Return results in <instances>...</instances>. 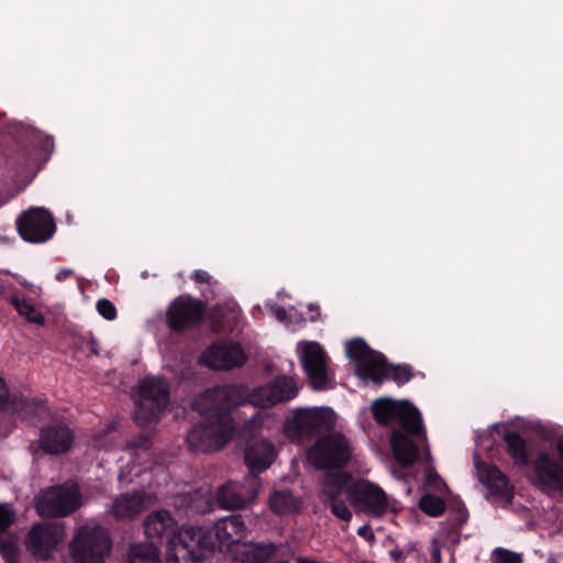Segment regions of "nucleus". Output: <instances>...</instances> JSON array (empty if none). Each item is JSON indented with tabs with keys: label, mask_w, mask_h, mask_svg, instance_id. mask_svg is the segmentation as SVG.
I'll list each match as a JSON object with an SVG mask.
<instances>
[{
	"label": "nucleus",
	"mask_w": 563,
	"mask_h": 563,
	"mask_svg": "<svg viewBox=\"0 0 563 563\" xmlns=\"http://www.w3.org/2000/svg\"><path fill=\"white\" fill-rule=\"evenodd\" d=\"M299 391L297 380L289 376H278L251 393L239 385L216 386L207 389L195 401L194 408L203 417L187 435L191 450L209 452L224 446L233 437L234 424L230 411L243 404L269 408L294 399Z\"/></svg>",
	"instance_id": "obj_1"
},
{
	"label": "nucleus",
	"mask_w": 563,
	"mask_h": 563,
	"mask_svg": "<svg viewBox=\"0 0 563 563\" xmlns=\"http://www.w3.org/2000/svg\"><path fill=\"white\" fill-rule=\"evenodd\" d=\"M144 531L148 538L167 542V563H199L216 547L203 528H180L166 509L150 512L144 520Z\"/></svg>",
	"instance_id": "obj_2"
},
{
	"label": "nucleus",
	"mask_w": 563,
	"mask_h": 563,
	"mask_svg": "<svg viewBox=\"0 0 563 563\" xmlns=\"http://www.w3.org/2000/svg\"><path fill=\"white\" fill-rule=\"evenodd\" d=\"M345 353L355 363L356 374L362 379L382 383L390 377L398 384H404L410 379V373L407 367H390L387 365L385 357L372 350L362 339L357 338L347 341Z\"/></svg>",
	"instance_id": "obj_3"
},
{
	"label": "nucleus",
	"mask_w": 563,
	"mask_h": 563,
	"mask_svg": "<svg viewBox=\"0 0 563 563\" xmlns=\"http://www.w3.org/2000/svg\"><path fill=\"white\" fill-rule=\"evenodd\" d=\"M169 402L168 384L158 377H146L139 383L134 421L140 427L156 422Z\"/></svg>",
	"instance_id": "obj_4"
},
{
	"label": "nucleus",
	"mask_w": 563,
	"mask_h": 563,
	"mask_svg": "<svg viewBox=\"0 0 563 563\" xmlns=\"http://www.w3.org/2000/svg\"><path fill=\"white\" fill-rule=\"evenodd\" d=\"M111 548L108 531L92 521L79 527L70 542L75 563H104Z\"/></svg>",
	"instance_id": "obj_5"
},
{
	"label": "nucleus",
	"mask_w": 563,
	"mask_h": 563,
	"mask_svg": "<svg viewBox=\"0 0 563 563\" xmlns=\"http://www.w3.org/2000/svg\"><path fill=\"white\" fill-rule=\"evenodd\" d=\"M354 457L353 442L341 432L320 437L307 451L308 461L320 470L343 467Z\"/></svg>",
	"instance_id": "obj_6"
},
{
	"label": "nucleus",
	"mask_w": 563,
	"mask_h": 563,
	"mask_svg": "<svg viewBox=\"0 0 563 563\" xmlns=\"http://www.w3.org/2000/svg\"><path fill=\"white\" fill-rule=\"evenodd\" d=\"M375 420L384 426L398 424L401 430L412 437L426 439L420 412L408 401H395L389 398H382L372 405Z\"/></svg>",
	"instance_id": "obj_7"
},
{
	"label": "nucleus",
	"mask_w": 563,
	"mask_h": 563,
	"mask_svg": "<svg viewBox=\"0 0 563 563\" xmlns=\"http://www.w3.org/2000/svg\"><path fill=\"white\" fill-rule=\"evenodd\" d=\"M347 498L355 508L373 517L397 514L401 510L398 500L388 496L378 485L366 479L353 482L347 488Z\"/></svg>",
	"instance_id": "obj_8"
},
{
	"label": "nucleus",
	"mask_w": 563,
	"mask_h": 563,
	"mask_svg": "<svg viewBox=\"0 0 563 563\" xmlns=\"http://www.w3.org/2000/svg\"><path fill=\"white\" fill-rule=\"evenodd\" d=\"M336 415L331 408H300L285 423V433L292 440L302 442L314 434L332 429Z\"/></svg>",
	"instance_id": "obj_9"
},
{
	"label": "nucleus",
	"mask_w": 563,
	"mask_h": 563,
	"mask_svg": "<svg viewBox=\"0 0 563 563\" xmlns=\"http://www.w3.org/2000/svg\"><path fill=\"white\" fill-rule=\"evenodd\" d=\"M297 353L309 384L313 389L324 390L333 387V373L330 368V360L318 342H299Z\"/></svg>",
	"instance_id": "obj_10"
},
{
	"label": "nucleus",
	"mask_w": 563,
	"mask_h": 563,
	"mask_svg": "<svg viewBox=\"0 0 563 563\" xmlns=\"http://www.w3.org/2000/svg\"><path fill=\"white\" fill-rule=\"evenodd\" d=\"M80 505V494L75 485L53 486L36 496V510L43 517H65Z\"/></svg>",
	"instance_id": "obj_11"
},
{
	"label": "nucleus",
	"mask_w": 563,
	"mask_h": 563,
	"mask_svg": "<svg viewBox=\"0 0 563 563\" xmlns=\"http://www.w3.org/2000/svg\"><path fill=\"white\" fill-rule=\"evenodd\" d=\"M65 538L62 523H36L26 538L27 550L37 559L47 560L56 551L57 544Z\"/></svg>",
	"instance_id": "obj_12"
},
{
	"label": "nucleus",
	"mask_w": 563,
	"mask_h": 563,
	"mask_svg": "<svg viewBox=\"0 0 563 563\" xmlns=\"http://www.w3.org/2000/svg\"><path fill=\"white\" fill-rule=\"evenodd\" d=\"M21 238L31 243H43L55 232V223L49 212L43 208H32L16 221Z\"/></svg>",
	"instance_id": "obj_13"
},
{
	"label": "nucleus",
	"mask_w": 563,
	"mask_h": 563,
	"mask_svg": "<svg viewBox=\"0 0 563 563\" xmlns=\"http://www.w3.org/2000/svg\"><path fill=\"white\" fill-rule=\"evenodd\" d=\"M260 483L257 476L250 474L243 483L228 482L216 494L218 505L223 509L246 507L257 496Z\"/></svg>",
	"instance_id": "obj_14"
},
{
	"label": "nucleus",
	"mask_w": 563,
	"mask_h": 563,
	"mask_svg": "<svg viewBox=\"0 0 563 563\" xmlns=\"http://www.w3.org/2000/svg\"><path fill=\"white\" fill-rule=\"evenodd\" d=\"M246 355L239 343L220 341L211 344L200 356V362L214 371H229L244 364Z\"/></svg>",
	"instance_id": "obj_15"
},
{
	"label": "nucleus",
	"mask_w": 563,
	"mask_h": 563,
	"mask_svg": "<svg viewBox=\"0 0 563 563\" xmlns=\"http://www.w3.org/2000/svg\"><path fill=\"white\" fill-rule=\"evenodd\" d=\"M203 316L201 301L180 296L168 307L166 320L172 330L183 331L195 325Z\"/></svg>",
	"instance_id": "obj_16"
},
{
	"label": "nucleus",
	"mask_w": 563,
	"mask_h": 563,
	"mask_svg": "<svg viewBox=\"0 0 563 563\" xmlns=\"http://www.w3.org/2000/svg\"><path fill=\"white\" fill-rule=\"evenodd\" d=\"M479 481L490 492L494 503L507 506L511 503L514 492L506 476L495 466L477 465Z\"/></svg>",
	"instance_id": "obj_17"
},
{
	"label": "nucleus",
	"mask_w": 563,
	"mask_h": 563,
	"mask_svg": "<svg viewBox=\"0 0 563 563\" xmlns=\"http://www.w3.org/2000/svg\"><path fill=\"white\" fill-rule=\"evenodd\" d=\"M213 532L220 550L231 551L246 537V526L241 515H231L219 519Z\"/></svg>",
	"instance_id": "obj_18"
},
{
	"label": "nucleus",
	"mask_w": 563,
	"mask_h": 563,
	"mask_svg": "<svg viewBox=\"0 0 563 563\" xmlns=\"http://www.w3.org/2000/svg\"><path fill=\"white\" fill-rule=\"evenodd\" d=\"M534 475L540 488L563 492V466L547 453H541L537 457Z\"/></svg>",
	"instance_id": "obj_19"
},
{
	"label": "nucleus",
	"mask_w": 563,
	"mask_h": 563,
	"mask_svg": "<svg viewBox=\"0 0 563 563\" xmlns=\"http://www.w3.org/2000/svg\"><path fill=\"white\" fill-rule=\"evenodd\" d=\"M153 504V496L135 492L119 495L112 503L109 512L119 520H128L140 515Z\"/></svg>",
	"instance_id": "obj_20"
},
{
	"label": "nucleus",
	"mask_w": 563,
	"mask_h": 563,
	"mask_svg": "<svg viewBox=\"0 0 563 563\" xmlns=\"http://www.w3.org/2000/svg\"><path fill=\"white\" fill-rule=\"evenodd\" d=\"M173 505L185 515L205 514L213 509V498L209 488H199L176 494Z\"/></svg>",
	"instance_id": "obj_21"
},
{
	"label": "nucleus",
	"mask_w": 563,
	"mask_h": 563,
	"mask_svg": "<svg viewBox=\"0 0 563 563\" xmlns=\"http://www.w3.org/2000/svg\"><path fill=\"white\" fill-rule=\"evenodd\" d=\"M73 442L70 430L64 424L47 426L41 429L38 445L48 454L66 452Z\"/></svg>",
	"instance_id": "obj_22"
},
{
	"label": "nucleus",
	"mask_w": 563,
	"mask_h": 563,
	"mask_svg": "<svg viewBox=\"0 0 563 563\" xmlns=\"http://www.w3.org/2000/svg\"><path fill=\"white\" fill-rule=\"evenodd\" d=\"M275 455L274 445L263 439L254 440L244 450V461L252 473L263 472L268 468Z\"/></svg>",
	"instance_id": "obj_23"
},
{
	"label": "nucleus",
	"mask_w": 563,
	"mask_h": 563,
	"mask_svg": "<svg viewBox=\"0 0 563 563\" xmlns=\"http://www.w3.org/2000/svg\"><path fill=\"white\" fill-rule=\"evenodd\" d=\"M233 563H265L275 553V547L272 543L241 542L233 548Z\"/></svg>",
	"instance_id": "obj_24"
},
{
	"label": "nucleus",
	"mask_w": 563,
	"mask_h": 563,
	"mask_svg": "<svg viewBox=\"0 0 563 563\" xmlns=\"http://www.w3.org/2000/svg\"><path fill=\"white\" fill-rule=\"evenodd\" d=\"M346 473L327 474L320 483L319 498L325 506L333 501L341 500V496H347V488L353 482Z\"/></svg>",
	"instance_id": "obj_25"
},
{
	"label": "nucleus",
	"mask_w": 563,
	"mask_h": 563,
	"mask_svg": "<svg viewBox=\"0 0 563 563\" xmlns=\"http://www.w3.org/2000/svg\"><path fill=\"white\" fill-rule=\"evenodd\" d=\"M390 442L395 457L400 464L410 465L417 460V445L400 430H393Z\"/></svg>",
	"instance_id": "obj_26"
},
{
	"label": "nucleus",
	"mask_w": 563,
	"mask_h": 563,
	"mask_svg": "<svg viewBox=\"0 0 563 563\" xmlns=\"http://www.w3.org/2000/svg\"><path fill=\"white\" fill-rule=\"evenodd\" d=\"M126 563H162L158 549L151 542H141L130 548Z\"/></svg>",
	"instance_id": "obj_27"
},
{
	"label": "nucleus",
	"mask_w": 563,
	"mask_h": 563,
	"mask_svg": "<svg viewBox=\"0 0 563 563\" xmlns=\"http://www.w3.org/2000/svg\"><path fill=\"white\" fill-rule=\"evenodd\" d=\"M269 507L277 515H286L297 511L301 507V501L287 490L275 492L269 497Z\"/></svg>",
	"instance_id": "obj_28"
},
{
	"label": "nucleus",
	"mask_w": 563,
	"mask_h": 563,
	"mask_svg": "<svg viewBox=\"0 0 563 563\" xmlns=\"http://www.w3.org/2000/svg\"><path fill=\"white\" fill-rule=\"evenodd\" d=\"M507 451L517 465L525 466L528 463L527 444L522 438L516 433L505 435Z\"/></svg>",
	"instance_id": "obj_29"
},
{
	"label": "nucleus",
	"mask_w": 563,
	"mask_h": 563,
	"mask_svg": "<svg viewBox=\"0 0 563 563\" xmlns=\"http://www.w3.org/2000/svg\"><path fill=\"white\" fill-rule=\"evenodd\" d=\"M11 303L13 305V307L15 308L18 313L20 316L25 317L27 321L36 323V324L44 323L43 314L29 300H26V299L21 300L18 297H12Z\"/></svg>",
	"instance_id": "obj_30"
},
{
	"label": "nucleus",
	"mask_w": 563,
	"mask_h": 563,
	"mask_svg": "<svg viewBox=\"0 0 563 563\" xmlns=\"http://www.w3.org/2000/svg\"><path fill=\"white\" fill-rule=\"evenodd\" d=\"M419 506L423 512L432 517L440 516L445 509L444 501L440 497L430 494H426L421 497Z\"/></svg>",
	"instance_id": "obj_31"
},
{
	"label": "nucleus",
	"mask_w": 563,
	"mask_h": 563,
	"mask_svg": "<svg viewBox=\"0 0 563 563\" xmlns=\"http://www.w3.org/2000/svg\"><path fill=\"white\" fill-rule=\"evenodd\" d=\"M522 554L505 549V548H495L492 551V562L493 563H522Z\"/></svg>",
	"instance_id": "obj_32"
},
{
	"label": "nucleus",
	"mask_w": 563,
	"mask_h": 563,
	"mask_svg": "<svg viewBox=\"0 0 563 563\" xmlns=\"http://www.w3.org/2000/svg\"><path fill=\"white\" fill-rule=\"evenodd\" d=\"M0 553L7 563L19 562V549L14 541L0 539Z\"/></svg>",
	"instance_id": "obj_33"
},
{
	"label": "nucleus",
	"mask_w": 563,
	"mask_h": 563,
	"mask_svg": "<svg viewBox=\"0 0 563 563\" xmlns=\"http://www.w3.org/2000/svg\"><path fill=\"white\" fill-rule=\"evenodd\" d=\"M424 477L426 489L434 490L437 493H443L448 489L443 479L435 473L433 468H427Z\"/></svg>",
	"instance_id": "obj_34"
},
{
	"label": "nucleus",
	"mask_w": 563,
	"mask_h": 563,
	"mask_svg": "<svg viewBox=\"0 0 563 563\" xmlns=\"http://www.w3.org/2000/svg\"><path fill=\"white\" fill-rule=\"evenodd\" d=\"M325 507H328L331 510V512L340 520L349 522L352 519V511L349 509L347 505L342 499L325 505Z\"/></svg>",
	"instance_id": "obj_35"
},
{
	"label": "nucleus",
	"mask_w": 563,
	"mask_h": 563,
	"mask_svg": "<svg viewBox=\"0 0 563 563\" xmlns=\"http://www.w3.org/2000/svg\"><path fill=\"white\" fill-rule=\"evenodd\" d=\"M96 308L99 314L102 316L106 320L111 321L117 317V309L114 305L106 298L99 299L97 301Z\"/></svg>",
	"instance_id": "obj_36"
},
{
	"label": "nucleus",
	"mask_w": 563,
	"mask_h": 563,
	"mask_svg": "<svg viewBox=\"0 0 563 563\" xmlns=\"http://www.w3.org/2000/svg\"><path fill=\"white\" fill-rule=\"evenodd\" d=\"M14 511L9 505L0 504V532H3L14 521Z\"/></svg>",
	"instance_id": "obj_37"
},
{
	"label": "nucleus",
	"mask_w": 563,
	"mask_h": 563,
	"mask_svg": "<svg viewBox=\"0 0 563 563\" xmlns=\"http://www.w3.org/2000/svg\"><path fill=\"white\" fill-rule=\"evenodd\" d=\"M265 306L279 322L288 324L287 311L283 307L276 306L271 301H267Z\"/></svg>",
	"instance_id": "obj_38"
},
{
	"label": "nucleus",
	"mask_w": 563,
	"mask_h": 563,
	"mask_svg": "<svg viewBox=\"0 0 563 563\" xmlns=\"http://www.w3.org/2000/svg\"><path fill=\"white\" fill-rule=\"evenodd\" d=\"M134 461L132 462V464H128L126 466H124V468H122L120 471V474H119V481L122 483V484H129L132 482V477H130V475H134V476H140V472L139 471H135L134 472Z\"/></svg>",
	"instance_id": "obj_39"
},
{
	"label": "nucleus",
	"mask_w": 563,
	"mask_h": 563,
	"mask_svg": "<svg viewBox=\"0 0 563 563\" xmlns=\"http://www.w3.org/2000/svg\"><path fill=\"white\" fill-rule=\"evenodd\" d=\"M9 393L4 380L0 377V408L8 402Z\"/></svg>",
	"instance_id": "obj_40"
},
{
	"label": "nucleus",
	"mask_w": 563,
	"mask_h": 563,
	"mask_svg": "<svg viewBox=\"0 0 563 563\" xmlns=\"http://www.w3.org/2000/svg\"><path fill=\"white\" fill-rule=\"evenodd\" d=\"M194 277L198 283H210L211 280V276L206 271H196Z\"/></svg>",
	"instance_id": "obj_41"
},
{
	"label": "nucleus",
	"mask_w": 563,
	"mask_h": 563,
	"mask_svg": "<svg viewBox=\"0 0 563 563\" xmlns=\"http://www.w3.org/2000/svg\"><path fill=\"white\" fill-rule=\"evenodd\" d=\"M263 419H264V416H262V415H253L251 417V419L245 423L244 431L245 432H249V431L251 432L252 428L257 424V421L258 420L262 421Z\"/></svg>",
	"instance_id": "obj_42"
},
{
	"label": "nucleus",
	"mask_w": 563,
	"mask_h": 563,
	"mask_svg": "<svg viewBox=\"0 0 563 563\" xmlns=\"http://www.w3.org/2000/svg\"><path fill=\"white\" fill-rule=\"evenodd\" d=\"M71 275V271L69 269H63V271H59L57 274H56V279L57 280H64L66 279L68 276Z\"/></svg>",
	"instance_id": "obj_43"
},
{
	"label": "nucleus",
	"mask_w": 563,
	"mask_h": 563,
	"mask_svg": "<svg viewBox=\"0 0 563 563\" xmlns=\"http://www.w3.org/2000/svg\"><path fill=\"white\" fill-rule=\"evenodd\" d=\"M432 558L434 560V563H441V554L438 548L432 549Z\"/></svg>",
	"instance_id": "obj_44"
},
{
	"label": "nucleus",
	"mask_w": 563,
	"mask_h": 563,
	"mask_svg": "<svg viewBox=\"0 0 563 563\" xmlns=\"http://www.w3.org/2000/svg\"><path fill=\"white\" fill-rule=\"evenodd\" d=\"M19 405H21L23 408H24V407H27V408H29V407H31V406H32L29 401L23 400V399L19 400V404L14 400V402L12 404V406L14 407V410H18V406H19Z\"/></svg>",
	"instance_id": "obj_45"
},
{
	"label": "nucleus",
	"mask_w": 563,
	"mask_h": 563,
	"mask_svg": "<svg viewBox=\"0 0 563 563\" xmlns=\"http://www.w3.org/2000/svg\"><path fill=\"white\" fill-rule=\"evenodd\" d=\"M150 471L156 476L159 473H164V467L162 465H156L155 467H151Z\"/></svg>",
	"instance_id": "obj_46"
},
{
	"label": "nucleus",
	"mask_w": 563,
	"mask_h": 563,
	"mask_svg": "<svg viewBox=\"0 0 563 563\" xmlns=\"http://www.w3.org/2000/svg\"><path fill=\"white\" fill-rule=\"evenodd\" d=\"M136 455L139 459H142V457H147L150 455V453L147 452L146 449H140V451L136 452Z\"/></svg>",
	"instance_id": "obj_47"
},
{
	"label": "nucleus",
	"mask_w": 563,
	"mask_h": 563,
	"mask_svg": "<svg viewBox=\"0 0 563 563\" xmlns=\"http://www.w3.org/2000/svg\"><path fill=\"white\" fill-rule=\"evenodd\" d=\"M89 344H90V350H91V352H93L95 354H98L99 352H98V350H97V343H96V341L91 340Z\"/></svg>",
	"instance_id": "obj_48"
},
{
	"label": "nucleus",
	"mask_w": 563,
	"mask_h": 563,
	"mask_svg": "<svg viewBox=\"0 0 563 563\" xmlns=\"http://www.w3.org/2000/svg\"><path fill=\"white\" fill-rule=\"evenodd\" d=\"M367 531V526H363L358 529L357 533L363 536Z\"/></svg>",
	"instance_id": "obj_49"
},
{
	"label": "nucleus",
	"mask_w": 563,
	"mask_h": 563,
	"mask_svg": "<svg viewBox=\"0 0 563 563\" xmlns=\"http://www.w3.org/2000/svg\"><path fill=\"white\" fill-rule=\"evenodd\" d=\"M19 283L25 288H31V285L26 280H20Z\"/></svg>",
	"instance_id": "obj_50"
},
{
	"label": "nucleus",
	"mask_w": 563,
	"mask_h": 563,
	"mask_svg": "<svg viewBox=\"0 0 563 563\" xmlns=\"http://www.w3.org/2000/svg\"><path fill=\"white\" fill-rule=\"evenodd\" d=\"M134 466H135L134 472H135V471H139V472H140V474H141L143 471H146V467H143V470H141L140 465H137V466H136V465L134 464Z\"/></svg>",
	"instance_id": "obj_51"
},
{
	"label": "nucleus",
	"mask_w": 563,
	"mask_h": 563,
	"mask_svg": "<svg viewBox=\"0 0 563 563\" xmlns=\"http://www.w3.org/2000/svg\"><path fill=\"white\" fill-rule=\"evenodd\" d=\"M318 316H319V312L317 311V312H316V314H312V316L310 317L311 321H316V320H317V318H318Z\"/></svg>",
	"instance_id": "obj_52"
},
{
	"label": "nucleus",
	"mask_w": 563,
	"mask_h": 563,
	"mask_svg": "<svg viewBox=\"0 0 563 563\" xmlns=\"http://www.w3.org/2000/svg\"><path fill=\"white\" fill-rule=\"evenodd\" d=\"M4 294V287L2 285H0V298L3 296Z\"/></svg>",
	"instance_id": "obj_53"
},
{
	"label": "nucleus",
	"mask_w": 563,
	"mask_h": 563,
	"mask_svg": "<svg viewBox=\"0 0 563 563\" xmlns=\"http://www.w3.org/2000/svg\"><path fill=\"white\" fill-rule=\"evenodd\" d=\"M309 309H310V310H313V309H314L313 305H310V306H309Z\"/></svg>",
	"instance_id": "obj_54"
}]
</instances>
